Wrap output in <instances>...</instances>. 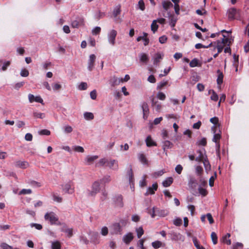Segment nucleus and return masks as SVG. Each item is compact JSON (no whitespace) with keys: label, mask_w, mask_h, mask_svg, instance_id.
<instances>
[{"label":"nucleus","mask_w":249,"mask_h":249,"mask_svg":"<svg viewBox=\"0 0 249 249\" xmlns=\"http://www.w3.org/2000/svg\"><path fill=\"white\" fill-rule=\"evenodd\" d=\"M44 218L45 220L49 221L51 225H61L58 216L53 212L47 213L44 215Z\"/></svg>","instance_id":"obj_1"},{"label":"nucleus","mask_w":249,"mask_h":249,"mask_svg":"<svg viewBox=\"0 0 249 249\" xmlns=\"http://www.w3.org/2000/svg\"><path fill=\"white\" fill-rule=\"evenodd\" d=\"M227 14L230 20H233L235 19H240L241 18L240 11L235 8H230L228 10Z\"/></svg>","instance_id":"obj_2"},{"label":"nucleus","mask_w":249,"mask_h":249,"mask_svg":"<svg viewBox=\"0 0 249 249\" xmlns=\"http://www.w3.org/2000/svg\"><path fill=\"white\" fill-rule=\"evenodd\" d=\"M199 155L196 158L195 160L197 162H202L208 158L204 149H199L196 151Z\"/></svg>","instance_id":"obj_3"},{"label":"nucleus","mask_w":249,"mask_h":249,"mask_svg":"<svg viewBox=\"0 0 249 249\" xmlns=\"http://www.w3.org/2000/svg\"><path fill=\"white\" fill-rule=\"evenodd\" d=\"M117 35V32L115 30H111L107 35L108 42L112 46L115 44V39Z\"/></svg>","instance_id":"obj_4"},{"label":"nucleus","mask_w":249,"mask_h":249,"mask_svg":"<svg viewBox=\"0 0 249 249\" xmlns=\"http://www.w3.org/2000/svg\"><path fill=\"white\" fill-rule=\"evenodd\" d=\"M100 182L99 181H95L92 186V190L89 192V195L90 196H95L98 192H99L100 188Z\"/></svg>","instance_id":"obj_5"},{"label":"nucleus","mask_w":249,"mask_h":249,"mask_svg":"<svg viewBox=\"0 0 249 249\" xmlns=\"http://www.w3.org/2000/svg\"><path fill=\"white\" fill-rule=\"evenodd\" d=\"M111 233L112 234H121L122 230L120 223H115L111 227Z\"/></svg>","instance_id":"obj_6"},{"label":"nucleus","mask_w":249,"mask_h":249,"mask_svg":"<svg viewBox=\"0 0 249 249\" xmlns=\"http://www.w3.org/2000/svg\"><path fill=\"white\" fill-rule=\"evenodd\" d=\"M170 237L172 240L178 241V240H184V237L179 233L171 231L169 233Z\"/></svg>","instance_id":"obj_7"},{"label":"nucleus","mask_w":249,"mask_h":249,"mask_svg":"<svg viewBox=\"0 0 249 249\" xmlns=\"http://www.w3.org/2000/svg\"><path fill=\"white\" fill-rule=\"evenodd\" d=\"M84 25V19L82 18L78 17L76 19L73 20L71 23V26L73 28H78L80 26Z\"/></svg>","instance_id":"obj_8"},{"label":"nucleus","mask_w":249,"mask_h":249,"mask_svg":"<svg viewBox=\"0 0 249 249\" xmlns=\"http://www.w3.org/2000/svg\"><path fill=\"white\" fill-rule=\"evenodd\" d=\"M121 83H123L122 79L117 78L115 76L111 77L109 80V83L112 87L119 85Z\"/></svg>","instance_id":"obj_9"},{"label":"nucleus","mask_w":249,"mask_h":249,"mask_svg":"<svg viewBox=\"0 0 249 249\" xmlns=\"http://www.w3.org/2000/svg\"><path fill=\"white\" fill-rule=\"evenodd\" d=\"M96 60V56L93 54H90L88 60V69L89 71H91L94 67V63Z\"/></svg>","instance_id":"obj_10"},{"label":"nucleus","mask_w":249,"mask_h":249,"mask_svg":"<svg viewBox=\"0 0 249 249\" xmlns=\"http://www.w3.org/2000/svg\"><path fill=\"white\" fill-rule=\"evenodd\" d=\"M62 225L61 228V231L67 234L68 237L70 238L73 235V230L72 228H69L65 224H61Z\"/></svg>","instance_id":"obj_11"},{"label":"nucleus","mask_w":249,"mask_h":249,"mask_svg":"<svg viewBox=\"0 0 249 249\" xmlns=\"http://www.w3.org/2000/svg\"><path fill=\"white\" fill-rule=\"evenodd\" d=\"M107 166L115 171H117L119 169L118 161L115 160H108V162H107Z\"/></svg>","instance_id":"obj_12"},{"label":"nucleus","mask_w":249,"mask_h":249,"mask_svg":"<svg viewBox=\"0 0 249 249\" xmlns=\"http://www.w3.org/2000/svg\"><path fill=\"white\" fill-rule=\"evenodd\" d=\"M114 201L116 207L122 208L124 206L123 196L122 195H118L115 196L114 197Z\"/></svg>","instance_id":"obj_13"},{"label":"nucleus","mask_w":249,"mask_h":249,"mask_svg":"<svg viewBox=\"0 0 249 249\" xmlns=\"http://www.w3.org/2000/svg\"><path fill=\"white\" fill-rule=\"evenodd\" d=\"M71 182H69L63 186V189L66 193L70 194L73 193L74 189L71 187Z\"/></svg>","instance_id":"obj_14"},{"label":"nucleus","mask_w":249,"mask_h":249,"mask_svg":"<svg viewBox=\"0 0 249 249\" xmlns=\"http://www.w3.org/2000/svg\"><path fill=\"white\" fill-rule=\"evenodd\" d=\"M214 133L213 141L215 143L216 150H219L220 149V144L219 143L218 141L221 138V135L219 133H215V132H214Z\"/></svg>","instance_id":"obj_15"},{"label":"nucleus","mask_w":249,"mask_h":249,"mask_svg":"<svg viewBox=\"0 0 249 249\" xmlns=\"http://www.w3.org/2000/svg\"><path fill=\"white\" fill-rule=\"evenodd\" d=\"M133 239V234L131 232H129L124 236L123 240L126 244H128Z\"/></svg>","instance_id":"obj_16"},{"label":"nucleus","mask_w":249,"mask_h":249,"mask_svg":"<svg viewBox=\"0 0 249 249\" xmlns=\"http://www.w3.org/2000/svg\"><path fill=\"white\" fill-rule=\"evenodd\" d=\"M15 166L19 168L25 169L28 167L29 163L25 161L18 160L15 162Z\"/></svg>","instance_id":"obj_17"},{"label":"nucleus","mask_w":249,"mask_h":249,"mask_svg":"<svg viewBox=\"0 0 249 249\" xmlns=\"http://www.w3.org/2000/svg\"><path fill=\"white\" fill-rule=\"evenodd\" d=\"M98 158V156H87L85 158V161L87 164H92L94 161Z\"/></svg>","instance_id":"obj_18"},{"label":"nucleus","mask_w":249,"mask_h":249,"mask_svg":"<svg viewBox=\"0 0 249 249\" xmlns=\"http://www.w3.org/2000/svg\"><path fill=\"white\" fill-rule=\"evenodd\" d=\"M140 60L141 62L147 63L149 60V56L148 54L145 53H142L139 54Z\"/></svg>","instance_id":"obj_19"},{"label":"nucleus","mask_w":249,"mask_h":249,"mask_svg":"<svg viewBox=\"0 0 249 249\" xmlns=\"http://www.w3.org/2000/svg\"><path fill=\"white\" fill-rule=\"evenodd\" d=\"M173 146V143L168 140H165L162 142V148L164 151L167 149L171 148Z\"/></svg>","instance_id":"obj_20"},{"label":"nucleus","mask_w":249,"mask_h":249,"mask_svg":"<svg viewBox=\"0 0 249 249\" xmlns=\"http://www.w3.org/2000/svg\"><path fill=\"white\" fill-rule=\"evenodd\" d=\"M173 182V178L172 177H168L163 181L162 184L165 187L170 186Z\"/></svg>","instance_id":"obj_21"},{"label":"nucleus","mask_w":249,"mask_h":249,"mask_svg":"<svg viewBox=\"0 0 249 249\" xmlns=\"http://www.w3.org/2000/svg\"><path fill=\"white\" fill-rule=\"evenodd\" d=\"M162 7L164 9L167 11L169 8L173 6L172 3L169 0H163L162 2Z\"/></svg>","instance_id":"obj_22"},{"label":"nucleus","mask_w":249,"mask_h":249,"mask_svg":"<svg viewBox=\"0 0 249 249\" xmlns=\"http://www.w3.org/2000/svg\"><path fill=\"white\" fill-rule=\"evenodd\" d=\"M205 171L207 173H208L209 171L211 170V166L210 163V162L208 160V159L205 160L204 161H202Z\"/></svg>","instance_id":"obj_23"},{"label":"nucleus","mask_w":249,"mask_h":249,"mask_svg":"<svg viewBox=\"0 0 249 249\" xmlns=\"http://www.w3.org/2000/svg\"><path fill=\"white\" fill-rule=\"evenodd\" d=\"M108 162V160L106 158L101 159L99 160L98 162L96 164V166H102L106 165L107 166V164Z\"/></svg>","instance_id":"obj_24"},{"label":"nucleus","mask_w":249,"mask_h":249,"mask_svg":"<svg viewBox=\"0 0 249 249\" xmlns=\"http://www.w3.org/2000/svg\"><path fill=\"white\" fill-rule=\"evenodd\" d=\"M218 77L217 78V84L220 85L223 83V74L222 72L219 70H217Z\"/></svg>","instance_id":"obj_25"},{"label":"nucleus","mask_w":249,"mask_h":249,"mask_svg":"<svg viewBox=\"0 0 249 249\" xmlns=\"http://www.w3.org/2000/svg\"><path fill=\"white\" fill-rule=\"evenodd\" d=\"M145 142L146 145L148 147L156 145V142L153 141L150 136L147 137Z\"/></svg>","instance_id":"obj_26"},{"label":"nucleus","mask_w":249,"mask_h":249,"mask_svg":"<svg viewBox=\"0 0 249 249\" xmlns=\"http://www.w3.org/2000/svg\"><path fill=\"white\" fill-rule=\"evenodd\" d=\"M163 56V54H161L160 53H156L154 57V64H157L158 63H159L160 60L162 59Z\"/></svg>","instance_id":"obj_27"},{"label":"nucleus","mask_w":249,"mask_h":249,"mask_svg":"<svg viewBox=\"0 0 249 249\" xmlns=\"http://www.w3.org/2000/svg\"><path fill=\"white\" fill-rule=\"evenodd\" d=\"M121 5H117L114 9L113 11V15L115 18H116L118 15L121 13Z\"/></svg>","instance_id":"obj_28"},{"label":"nucleus","mask_w":249,"mask_h":249,"mask_svg":"<svg viewBox=\"0 0 249 249\" xmlns=\"http://www.w3.org/2000/svg\"><path fill=\"white\" fill-rule=\"evenodd\" d=\"M128 176L129 177V181L130 184V186L134 185V178L133 175L132 173V170L131 169L128 172Z\"/></svg>","instance_id":"obj_29"},{"label":"nucleus","mask_w":249,"mask_h":249,"mask_svg":"<svg viewBox=\"0 0 249 249\" xmlns=\"http://www.w3.org/2000/svg\"><path fill=\"white\" fill-rule=\"evenodd\" d=\"M84 117L87 120H91L94 118L92 113L86 112L84 113Z\"/></svg>","instance_id":"obj_30"},{"label":"nucleus","mask_w":249,"mask_h":249,"mask_svg":"<svg viewBox=\"0 0 249 249\" xmlns=\"http://www.w3.org/2000/svg\"><path fill=\"white\" fill-rule=\"evenodd\" d=\"M223 38L222 40L221 43L224 45H227L228 46L230 45L231 43V39L226 37V36L223 35Z\"/></svg>","instance_id":"obj_31"},{"label":"nucleus","mask_w":249,"mask_h":249,"mask_svg":"<svg viewBox=\"0 0 249 249\" xmlns=\"http://www.w3.org/2000/svg\"><path fill=\"white\" fill-rule=\"evenodd\" d=\"M111 180V177L109 175H107L100 180L101 183H107L109 182Z\"/></svg>","instance_id":"obj_32"},{"label":"nucleus","mask_w":249,"mask_h":249,"mask_svg":"<svg viewBox=\"0 0 249 249\" xmlns=\"http://www.w3.org/2000/svg\"><path fill=\"white\" fill-rule=\"evenodd\" d=\"M52 249H61V245L59 241H56L52 242Z\"/></svg>","instance_id":"obj_33"},{"label":"nucleus","mask_w":249,"mask_h":249,"mask_svg":"<svg viewBox=\"0 0 249 249\" xmlns=\"http://www.w3.org/2000/svg\"><path fill=\"white\" fill-rule=\"evenodd\" d=\"M142 109L143 113L145 114L149 113V108L147 104L145 102H143L142 105Z\"/></svg>","instance_id":"obj_34"},{"label":"nucleus","mask_w":249,"mask_h":249,"mask_svg":"<svg viewBox=\"0 0 249 249\" xmlns=\"http://www.w3.org/2000/svg\"><path fill=\"white\" fill-rule=\"evenodd\" d=\"M196 173L197 176H200L203 171V168L199 165H196L195 166Z\"/></svg>","instance_id":"obj_35"},{"label":"nucleus","mask_w":249,"mask_h":249,"mask_svg":"<svg viewBox=\"0 0 249 249\" xmlns=\"http://www.w3.org/2000/svg\"><path fill=\"white\" fill-rule=\"evenodd\" d=\"M71 150L81 153H83L84 152V149L83 147L77 145L73 146L71 147Z\"/></svg>","instance_id":"obj_36"},{"label":"nucleus","mask_w":249,"mask_h":249,"mask_svg":"<svg viewBox=\"0 0 249 249\" xmlns=\"http://www.w3.org/2000/svg\"><path fill=\"white\" fill-rule=\"evenodd\" d=\"M231 234L230 233H227L223 237V242L227 245L231 244V241L230 239H228V238L230 237Z\"/></svg>","instance_id":"obj_37"},{"label":"nucleus","mask_w":249,"mask_h":249,"mask_svg":"<svg viewBox=\"0 0 249 249\" xmlns=\"http://www.w3.org/2000/svg\"><path fill=\"white\" fill-rule=\"evenodd\" d=\"M162 243L160 241H156L152 243V246L154 249H158L162 246Z\"/></svg>","instance_id":"obj_38"},{"label":"nucleus","mask_w":249,"mask_h":249,"mask_svg":"<svg viewBox=\"0 0 249 249\" xmlns=\"http://www.w3.org/2000/svg\"><path fill=\"white\" fill-rule=\"evenodd\" d=\"M151 30L155 33L158 28V25L157 24V20H154L153 21L151 25Z\"/></svg>","instance_id":"obj_39"},{"label":"nucleus","mask_w":249,"mask_h":249,"mask_svg":"<svg viewBox=\"0 0 249 249\" xmlns=\"http://www.w3.org/2000/svg\"><path fill=\"white\" fill-rule=\"evenodd\" d=\"M212 91V94L211 96V99L213 100V101H217L218 99V96L217 95V94L215 93V92L213 90H210L209 93H210V92Z\"/></svg>","instance_id":"obj_40"},{"label":"nucleus","mask_w":249,"mask_h":249,"mask_svg":"<svg viewBox=\"0 0 249 249\" xmlns=\"http://www.w3.org/2000/svg\"><path fill=\"white\" fill-rule=\"evenodd\" d=\"M33 116L35 118L43 119L45 117V115L44 113L34 112L33 113Z\"/></svg>","instance_id":"obj_41"},{"label":"nucleus","mask_w":249,"mask_h":249,"mask_svg":"<svg viewBox=\"0 0 249 249\" xmlns=\"http://www.w3.org/2000/svg\"><path fill=\"white\" fill-rule=\"evenodd\" d=\"M193 243L197 249H205L203 247L200 246L196 238H193Z\"/></svg>","instance_id":"obj_42"},{"label":"nucleus","mask_w":249,"mask_h":249,"mask_svg":"<svg viewBox=\"0 0 249 249\" xmlns=\"http://www.w3.org/2000/svg\"><path fill=\"white\" fill-rule=\"evenodd\" d=\"M136 232L137 234V237L138 238H140L144 233L142 227H140L139 228L137 229Z\"/></svg>","instance_id":"obj_43"},{"label":"nucleus","mask_w":249,"mask_h":249,"mask_svg":"<svg viewBox=\"0 0 249 249\" xmlns=\"http://www.w3.org/2000/svg\"><path fill=\"white\" fill-rule=\"evenodd\" d=\"M138 157L139 160L142 163H143V164L147 163V160L144 154L142 153L139 154Z\"/></svg>","instance_id":"obj_44"},{"label":"nucleus","mask_w":249,"mask_h":249,"mask_svg":"<svg viewBox=\"0 0 249 249\" xmlns=\"http://www.w3.org/2000/svg\"><path fill=\"white\" fill-rule=\"evenodd\" d=\"M157 214L160 216H165L168 214V212L165 210H159L157 209Z\"/></svg>","instance_id":"obj_45"},{"label":"nucleus","mask_w":249,"mask_h":249,"mask_svg":"<svg viewBox=\"0 0 249 249\" xmlns=\"http://www.w3.org/2000/svg\"><path fill=\"white\" fill-rule=\"evenodd\" d=\"M211 236L213 244H216L217 243V237L216 234L214 232H213L211 233Z\"/></svg>","instance_id":"obj_46"},{"label":"nucleus","mask_w":249,"mask_h":249,"mask_svg":"<svg viewBox=\"0 0 249 249\" xmlns=\"http://www.w3.org/2000/svg\"><path fill=\"white\" fill-rule=\"evenodd\" d=\"M164 172L163 170H161L157 172H155L153 174V177L155 178H157L161 176Z\"/></svg>","instance_id":"obj_47"},{"label":"nucleus","mask_w":249,"mask_h":249,"mask_svg":"<svg viewBox=\"0 0 249 249\" xmlns=\"http://www.w3.org/2000/svg\"><path fill=\"white\" fill-rule=\"evenodd\" d=\"M157 98L160 100H164L166 98L165 94L161 92H159L157 94Z\"/></svg>","instance_id":"obj_48"},{"label":"nucleus","mask_w":249,"mask_h":249,"mask_svg":"<svg viewBox=\"0 0 249 249\" xmlns=\"http://www.w3.org/2000/svg\"><path fill=\"white\" fill-rule=\"evenodd\" d=\"M198 63V60L196 58H194L190 62L189 65L191 67L193 68L197 66Z\"/></svg>","instance_id":"obj_49"},{"label":"nucleus","mask_w":249,"mask_h":249,"mask_svg":"<svg viewBox=\"0 0 249 249\" xmlns=\"http://www.w3.org/2000/svg\"><path fill=\"white\" fill-rule=\"evenodd\" d=\"M101 28L100 27H95V28H94L92 30V34L93 35H97L98 34H99V33H100L101 32Z\"/></svg>","instance_id":"obj_50"},{"label":"nucleus","mask_w":249,"mask_h":249,"mask_svg":"<svg viewBox=\"0 0 249 249\" xmlns=\"http://www.w3.org/2000/svg\"><path fill=\"white\" fill-rule=\"evenodd\" d=\"M168 84L167 81H162L160 83H159L157 87V89H161L163 87L166 86Z\"/></svg>","instance_id":"obj_51"},{"label":"nucleus","mask_w":249,"mask_h":249,"mask_svg":"<svg viewBox=\"0 0 249 249\" xmlns=\"http://www.w3.org/2000/svg\"><path fill=\"white\" fill-rule=\"evenodd\" d=\"M30 226L32 228H35L36 229L38 230H41L42 229V226L41 224H37V223H31Z\"/></svg>","instance_id":"obj_52"},{"label":"nucleus","mask_w":249,"mask_h":249,"mask_svg":"<svg viewBox=\"0 0 249 249\" xmlns=\"http://www.w3.org/2000/svg\"><path fill=\"white\" fill-rule=\"evenodd\" d=\"M32 193V190L31 189H23L20 192L19 195H26V194H30Z\"/></svg>","instance_id":"obj_53"},{"label":"nucleus","mask_w":249,"mask_h":249,"mask_svg":"<svg viewBox=\"0 0 249 249\" xmlns=\"http://www.w3.org/2000/svg\"><path fill=\"white\" fill-rule=\"evenodd\" d=\"M197 143L199 145L205 146L207 144L206 139L205 138H203L200 140L198 141L197 142Z\"/></svg>","instance_id":"obj_54"},{"label":"nucleus","mask_w":249,"mask_h":249,"mask_svg":"<svg viewBox=\"0 0 249 249\" xmlns=\"http://www.w3.org/2000/svg\"><path fill=\"white\" fill-rule=\"evenodd\" d=\"M78 89L80 90H85L87 89V84L86 82H81L79 85Z\"/></svg>","instance_id":"obj_55"},{"label":"nucleus","mask_w":249,"mask_h":249,"mask_svg":"<svg viewBox=\"0 0 249 249\" xmlns=\"http://www.w3.org/2000/svg\"><path fill=\"white\" fill-rule=\"evenodd\" d=\"M182 219L181 218H177L174 220L173 223L175 225L179 226L182 224Z\"/></svg>","instance_id":"obj_56"},{"label":"nucleus","mask_w":249,"mask_h":249,"mask_svg":"<svg viewBox=\"0 0 249 249\" xmlns=\"http://www.w3.org/2000/svg\"><path fill=\"white\" fill-rule=\"evenodd\" d=\"M108 228L107 227L105 226L102 228L101 233L102 234V235L106 236L108 234Z\"/></svg>","instance_id":"obj_57"},{"label":"nucleus","mask_w":249,"mask_h":249,"mask_svg":"<svg viewBox=\"0 0 249 249\" xmlns=\"http://www.w3.org/2000/svg\"><path fill=\"white\" fill-rule=\"evenodd\" d=\"M183 167L180 164L177 165L175 167V171L178 174H180L181 173Z\"/></svg>","instance_id":"obj_58"},{"label":"nucleus","mask_w":249,"mask_h":249,"mask_svg":"<svg viewBox=\"0 0 249 249\" xmlns=\"http://www.w3.org/2000/svg\"><path fill=\"white\" fill-rule=\"evenodd\" d=\"M20 75L22 77H27L29 75V71L25 69H22L20 71Z\"/></svg>","instance_id":"obj_59"},{"label":"nucleus","mask_w":249,"mask_h":249,"mask_svg":"<svg viewBox=\"0 0 249 249\" xmlns=\"http://www.w3.org/2000/svg\"><path fill=\"white\" fill-rule=\"evenodd\" d=\"M198 191H199V194H201L203 196H206V195L207 194L206 190L201 187H199L198 188Z\"/></svg>","instance_id":"obj_60"},{"label":"nucleus","mask_w":249,"mask_h":249,"mask_svg":"<svg viewBox=\"0 0 249 249\" xmlns=\"http://www.w3.org/2000/svg\"><path fill=\"white\" fill-rule=\"evenodd\" d=\"M149 213L151 217L154 218L157 214V209L153 207V209L149 212Z\"/></svg>","instance_id":"obj_61"},{"label":"nucleus","mask_w":249,"mask_h":249,"mask_svg":"<svg viewBox=\"0 0 249 249\" xmlns=\"http://www.w3.org/2000/svg\"><path fill=\"white\" fill-rule=\"evenodd\" d=\"M80 240L81 242L85 244H88L89 242L87 237L84 235H81L80 236Z\"/></svg>","instance_id":"obj_62"},{"label":"nucleus","mask_w":249,"mask_h":249,"mask_svg":"<svg viewBox=\"0 0 249 249\" xmlns=\"http://www.w3.org/2000/svg\"><path fill=\"white\" fill-rule=\"evenodd\" d=\"M2 249H13V248L5 243H2L0 245Z\"/></svg>","instance_id":"obj_63"},{"label":"nucleus","mask_w":249,"mask_h":249,"mask_svg":"<svg viewBox=\"0 0 249 249\" xmlns=\"http://www.w3.org/2000/svg\"><path fill=\"white\" fill-rule=\"evenodd\" d=\"M64 131L66 133H70L72 131V128L70 125L65 126L64 128Z\"/></svg>","instance_id":"obj_64"}]
</instances>
